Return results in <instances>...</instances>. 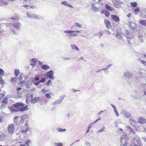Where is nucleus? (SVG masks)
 I'll return each instance as SVG.
<instances>
[{"mask_svg": "<svg viewBox=\"0 0 146 146\" xmlns=\"http://www.w3.org/2000/svg\"><path fill=\"white\" fill-rule=\"evenodd\" d=\"M105 7L106 9L110 12H112L113 11V8L107 4L105 5Z\"/></svg>", "mask_w": 146, "mask_h": 146, "instance_id": "nucleus-21", "label": "nucleus"}, {"mask_svg": "<svg viewBox=\"0 0 146 146\" xmlns=\"http://www.w3.org/2000/svg\"><path fill=\"white\" fill-rule=\"evenodd\" d=\"M138 122L140 124H143L146 123V119L142 117H140L138 119Z\"/></svg>", "mask_w": 146, "mask_h": 146, "instance_id": "nucleus-13", "label": "nucleus"}, {"mask_svg": "<svg viewBox=\"0 0 146 146\" xmlns=\"http://www.w3.org/2000/svg\"><path fill=\"white\" fill-rule=\"evenodd\" d=\"M75 24L76 26L78 27H80L81 26V25L78 23H76Z\"/></svg>", "mask_w": 146, "mask_h": 146, "instance_id": "nucleus-49", "label": "nucleus"}, {"mask_svg": "<svg viewBox=\"0 0 146 146\" xmlns=\"http://www.w3.org/2000/svg\"><path fill=\"white\" fill-rule=\"evenodd\" d=\"M42 92L44 93H45L48 92V90H46L44 89H43L42 90Z\"/></svg>", "mask_w": 146, "mask_h": 146, "instance_id": "nucleus-57", "label": "nucleus"}, {"mask_svg": "<svg viewBox=\"0 0 146 146\" xmlns=\"http://www.w3.org/2000/svg\"><path fill=\"white\" fill-rule=\"evenodd\" d=\"M96 5V4L95 3H92V7L91 8V9L95 12H97L99 7H97L94 5Z\"/></svg>", "mask_w": 146, "mask_h": 146, "instance_id": "nucleus-20", "label": "nucleus"}, {"mask_svg": "<svg viewBox=\"0 0 146 146\" xmlns=\"http://www.w3.org/2000/svg\"><path fill=\"white\" fill-rule=\"evenodd\" d=\"M131 143L133 146H143L141 143L135 138L133 139Z\"/></svg>", "mask_w": 146, "mask_h": 146, "instance_id": "nucleus-2", "label": "nucleus"}, {"mask_svg": "<svg viewBox=\"0 0 146 146\" xmlns=\"http://www.w3.org/2000/svg\"><path fill=\"white\" fill-rule=\"evenodd\" d=\"M111 18L115 22H117L120 21L119 18L115 15H111Z\"/></svg>", "mask_w": 146, "mask_h": 146, "instance_id": "nucleus-15", "label": "nucleus"}, {"mask_svg": "<svg viewBox=\"0 0 146 146\" xmlns=\"http://www.w3.org/2000/svg\"><path fill=\"white\" fill-rule=\"evenodd\" d=\"M46 80V78H42V79L39 81V82L40 83H44V82H45Z\"/></svg>", "mask_w": 146, "mask_h": 146, "instance_id": "nucleus-42", "label": "nucleus"}, {"mask_svg": "<svg viewBox=\"0 0 146 146\" xmlns=\"http://www.w3.org/2000/svg\"><path fill=\"white\" fill-rule=\"evenodd\" d=\"M39 100H40V97H35L31 99L30 100V102L32 104H35Z\"/></svg>", "mask_w": 146, "mask_h": 146, "instance_id": "nucleus-11", "label": "nucleus"}, {"mask_svg": "<svg viewBox=\"0 0 146 146\" xmlns=\"http://www.w3.org/2000/svg\"><path fill=\"white\" fill-rule=\"evenodd\" d=\"M141 61L143 64L146 66V61L145 60H141Z\"/></svg>", "mask_w": 146, "mask_h": 146, "instance_id": "nucleus-58", "label": "nucleus"}, {"mask_svg": "<svg viewBox=\"0 0 146 146\" xmlns=\"http://www.w3.org/2000/svg\"><path fill=\"white\" fill-rule=\"evenodd\" d=\"M62 58L65 60H66L70 59V58L68 57H62Z\"/></svg>", "mask_w": 146, "mask_h": 146, "instance_id": "nucleus-53", "label": "nucleus"}, {"mask_svg": "<svg viewBox=\"0 0 146 146\" xmlns=\"http://www.w3.org/2000/svg\"><path fill=\"white\" fill-rule=\"evenodd\" d=\"M14 128H8V132L12 134L14 131Z\"/></svg>", "mask_w": 146, "mask_h": 146, "instance_id": "nucleus-36", "label": "nucleus"}, {"mask_svg": "<svg viewBox=\"0 0 146 146\" xmlns=\"http://www.w3.org/2000/svg\"><path fill=\"white\" fill-rule=\"evenodd\" d=\"M19 118V117L18 116H15L13 119V121L14 122L16 123V124H18V122L17 121V120Z\"/></svg>", "mask_w": 146, "mask_h": 146, "instance_id": "nucleus-29", "label": "nucleus"}, {"mask_svg": "<svg viewBox=\"0 0 146 146\" xmlns=\"http://www.w3.org/2000/svg\"><path fill=\"white\" fill-rule=\"evenodd\" d=\"M4 75V71L2 69L0 68V76H3Z\"/></svg>", "mask_w": 146, "mask_h": 146, "instance_id": "nucleus-39", "label": "nucleus"}, {"mask_svg": "<svg viewBox=\"0 0 146 146\" xmlns=\"http://www.w3.org/2000/svg\"><path fill=\"white\" fill-rule=\"evenodd\" d=\"M38 64L39 65H42L43 63L42 62H41V61H38Z\"/></svg>", "mask_w": 146, "mask_h": 146, "instance_id": "nucleus-64", "label": "nucleus"}, {"mask_svg": "<svg viewBox=\"0 0 146 146\" xmlns=\"http://www.w3.org/2000/svg\"><path fill=\"white\" fill-rule=\"evenodd\" d=\"M40 83V82H39V81L38 82L35 83H34V84L36 86H37Z\"/></svg>", "mask_w": 146, "mask_h": 146, "instance_id": "nucleus-62", "label": "nucleus"}, {"mask_svg": "<svg viewBox=\"0 0 146 146\" xmlns=\"http://www.w3.org/2000/svg\"><path fill=\"white\" fill-rule=\"evenodd\" d=\"M23 6L24 7H30L31 8H32V6H31L29 5H25Z\"/></svg>", "mask_w": 146, "mask_h": 146, "instance_id": "nucleus-54", "label": "nucleus"}, {"mask_svg": "<svg viewBox=\"0 0 146 146\" xmlns=\"http://www.w3.org/2000/svg\"><path fill=\"white\" fill-rule=\"evenodd\" d=\"M71 46L72 49L76 50L78 51H79V48L75 44H71Z\"/></svg>", "mask_w": 146, "mask_h": 146, "instance_id": "nucleus-28", "label": "nucleus"}, {"mask_svg": "<svg viewBox=\"0 0 146 146\" xmlns=\"http://www.w3.org/2000/svg\"><path fill=\"white\" fill-rule=\"evenodd\" d=\"M104 23L106 25V27L109 29L111 27V23L108 20L105 19L104 20Z\"/></svg>", "mask_w": 146, "mask_h": 146, "instance_id": "nucleus-16", "label": "nucleus"}, {"mask_svg": "<svg viewBox=\"0 0 146 146\" xmlns=\"http://www.w3.org/2000/svg\"><path fill=\"white\" fill-rule=\"evenodd\" d=\"M128 144L127 140L124 137L121 139L120 146H127Z\"/></svg>", "mask_w": 146, "mask_h": 146, "instance_id": "nucleus-5", "label": "nucleus"}, {"mask_svg": "<svg viewBox=\"0 0 146 146\" xmlns=\"http://www.w3.org/2000/svg\"><path fill=\"white\" fill-rule=\"evenodd\" d=\"M100 119V117L98 119H97L96 121H94L93 122L91 123L88 126L87 128H91L92 126L95 123H96Z\"/></svg>", "mask_w": 146, "mask_h": 146, "instance_id": "nucleus-23", "label": "nucleus"}, {"mask_svg": "<svg viewBox=\"0 0 146 146\" xmlns=\"http://www.w3.org/2000/svg\"><path fill=\"white\" fill-rule=\"evenodd\" d=\"M16 77L17 76L18 74L20 73V71L19 69H15L14 71Z\"/></svg>", "mask_w": 146, "mask_h": 146, "instance_id": "nucleus-30", "label": "nucleus"}, {"mask_svg": "<svg viewBox=\"0 0 146 146\" xmlns=\"http://www.w3.org/2000/svg\"><path fill=\"white\" fill-rule=\"evenodd\" d=\"M64 97L65 96L64 95L60 97L59 99L58 100L55 101L52 103L53 105H54L56 104H58L61 103L62 102Z\"/></svg>", "mask_w": 146, "mask_h": 146, "instance_id": "nucleus-6", "label": "nucleus"}, {"mask_svg": "<svg viewBox=\"0 0 146 146\" xmlns=\"http://www.w3.org/2000/svg\"><path fill=\"white\" fill-rule=\"evenodd\" d=\"M51 94V92L45 94L46 97L47 98H51L50 95Z\"/></svg>", "mask_w": 146, "mask_h": 146, "instance_id": "nucleus-33", "label": "nucleus"}, {"mask_svg": "<svg viewBox=\"0 0 146 146\" xmlns=\"http://www.w3.org/2000/svg\"><path fill=\"white\" fill-rule=\"evenodd\" d=\"M28 117V115H23L21 118V119L20 121V123H23L24 121H26Z\"/></svg>", "mask_w": 146, "mask_h": 146, "instance_id": "nucleus-17", "label": "nucleus"}, {"mask_svg": "<svg viewBox=\"0 0 146 146\" xmlns=\"http://www.w3.org/2000/svg\"><path fill=\"white\" fill-rule=\"evenodd\" d=\"M111 106L113 108V109L115 108H116L115 106L112 104H110Z\"/></svg>", "mask_w": 146, "mask_h": 146, "instance_id": "nucleus-61", "label": "nucleus"}, {"mask_svg": "<svg viewBox=\"0 0 146 146\" xmlns=\"http://www.w3.org/2000/svg\"><path fill=\"white\" fill-rule=\"evenodd\" d=\"M5 96V94H3L1 93L0 94V97H1L2 98L4 97Z\"/></svg>", "mask_w": 146, "mask_h": 146, "instance_id": "nucleus-60", "label": "nucleus"}, {"mask_svg": "<svg viewBox=\"0 0 146 146\" xmlns=\"http://www.w3.org/2000/svg\"><path fill=\"white\" fill-rule=\"evenodd\" d=\"M5 135L4 134H2V135H0V140L2 141L4 139Z\"/></svg>", "mask_w": 146, "mask_h": 146, "instance_id": "nucleus-38", "label": "nucleus"}, {"mask_svg": "<svg viewBox=\"0 0 146 146\" xmlns=\"http://www.w3.org/2000/svg\"><path fill=\"white\" fill-rule=\"evenodd\" d=\"M21 88H22L21 87L17 88L16 90H17V91H19L21 89Z\"/></svg>", "mask_w": 146, "mask_h": 146, "instance_id": "nucleus-63", "label": "nucleus"}, {"mask_svg": "<svg viewBox=\"0 0 146 146\" xmlns=\"http://www.w3.org/2000/svg\"><path fill=\"white\" fill-rule=\"evenodd\" d=\"M31 64L32 66H34L36 63V61L35 59L32 58L31 60Z\"/></svg>", "mask_w": 146, "mask_h": 146, "instance_id": "nucleus-26", "label": "nucleus"}, {"mask_svg": "<svg viewBox=\"0 0 146 146\" xmlns=\"http://www.w3.org/2000/svg\"><path fill=\"white\" fill-rule=\"evenodd\" d=\"M9 109L12 113L16 112L18 111V110H17V109H14L12 107H9Z\"/></svg>", "mask_w": 146, "mask_h": 146, "instance_id": "nucleus-24", "label": "nucleus"}, {"mask_svg": "<svg viewBox=\"0 0 146 146\" xmlns=\"http://www.w3.org/2000/svg\"><path fill=\"white\" fill-rule=\"evenodd\" d=\"M14 125L13 124L9 125L7 128H14Z\"/></svg>", "mask_w": 146, "mask_h": 146, "instance_id": "nucleus-46", "label": "nucleus"}, {"mask_svg": "<svg viewBox=\"0 0 146 146\" xmlns=\"http://www.w3.org/2000/svg\"><path fill=\"white\" fill-rule=\"evenodd\" d=\"M130 4L132 7H135L137 6V3L136 2H131L130 3Z\"/></svg>", "mask_w": 146, "mask_h": 146, "instance_id": "nucleus-31", "label": "nucleus"}, {"mask_svg": "<svg viewBox=\"0 0 146 146\" xmlns=\"http://www.w3.org/2000/svg\"><path fill=\"white\" fill-rule=\"evenodd\" d=\"M23 78V77H22V74H21L19 76V78H18V79L19 80H22Z\"/></svg>", "mask_w": 146, "mask_h": 146, "instance_id": "nucleus-51", "label": "nucleus"}, {"mask_svg": "<svg viewBox=\"0 0 146 146\" xmlns=\"http://www.w3.org/2000/svg\"><path fill=\"white\" fill-rule=\"evenodd\" d=\"M53 75L54 72L52 70H50L45 74L47 78H49L52 80L54 79Z\"/></svg>", "mask_w": 146, "mask_h": 146, "instance_id": "nucleus-4", "label": "nucleus"}, {"mask_svg": "<svg viewBox=\"0 0 146 146\" xmlns=\"http://www.w3.org/2000/svg\"><path fill=\"white\" fill-rule=\"evenodd\" d=\"M61 4L64 5L71 8H72V6L70 4H69L66 1H63L62 2Z\"/></svg>", "mask_w": 146, "mask_h": 146, "instance_id": "nucleus-25", "label": "nucleus"}, {"mask_svg": "<svg viewBox=\"0 0 146 146\" xmlns=\"http://www.w3.org/2000/svg\"><path fill=\"white\" fill-rule=\"evenodd\" d=\"M125 33L126 35H129V32L127 30H125Z\"/></svg>", "mask_w": 146, "mask_h": 146, "instance_id": "nucleus-56", "label": "nucleus"}, {"mask_svg": "<svg viewBox=\"0 0 146 146\" xmlns=\"http://www.w3.org/2000/svg\"><path fill=\"white\" fill-rule=\"evenodd\" d=\"M64 32L65 33L69 34L70 36L73 37L77 36V34L76 33L73 34L72 33H80V32L78 31L65 30L64 31Z\"/></svg>", "mask_w": 146, "mask_h": 146, "instance_id": "nucleus-1", "label": "nucleus"}, {"mask_svg": "<svg viewBox=\"0 0 146 146\" xmlns=\"http://www.w3.org/2000/svg\"><path fill=\"white\" fill-rule=\"evenodd\" d=\"M124 75L127 78H129L133 76L132 73L130 71H127L124 72Z\"/></svg>", "mask_w": 146, "mask_h": 146, "instance_id": "nucleus-7", "label": "nucleus"}, {"mask_svg": "<svg viewBox=\"0 0 146 146\" xmlns=\"http://www.w3.org/2000/svg\"><path fill=\"white\" fill-rule=\"evenodd\" d=\"M33 80H34L35 81H38L39 80V78L38 77H36L35 78H34Z\"/></svg>", "mask_w": 146, "mask_h": 146, "instance_id": "nucleus-43", "label": "nucleus"}, {"mask_svg": "<svg viewBox=\"0 0 146 146\" xmlns=\"http://www.w3.org/2000/svg\"><path fill=\"white\" fill-rule=\"evenodd\" d=\"M8 98L7 97H5L2 101V102L5 104H7V103Z\"/></svg>", "mask_w": 146, "mask_h": 146, "instance_id": "nucleus-32", "label": "nucleus"}, {"mask_svg": "<svg viewBox=\"0 0 146 146\" xmlns=\"http://www.w3.org/2000/svg\"><path fill=\"white\" fill-rule=\"evenodd\" d=\"M27 16L28 17L34 19H41L42 17L40 16L33 13L29 14L28 12L27 13Z\"/></svg>", "mask_w": 146, "mask_h": 146, "instance_id": "nucleus-3", "label": "nucleus"}, {"mask_svg": "<svg viewBox=\"0 0 146 146\" xmlns=\"http://www.w3.org/2000/svg\"><path fill=\"white\" fill-rule=\"evenodd\" d=\"M55 146H62V143H54Z\"/></svg>", "mask_w": 146, "mask_h": 146, "instance_id": "nucleus-41", "label": "nucleus"}, {"mask_svg": "<svg viewBox=\"0 0 146 146\" xmlns=\"http://www.w3.org/2000/svg\"><path fill=\"white\" fill-rule=\"evenodd\" d=\"M28 107V106H26L21 107L20 108H18L17 110H18V111H23L26 110L27 109V108Z\"/></svg>", "mask_w": 146, "mask_h": 146, "instance_id": "nucleus-19", "label": "nucleus"}, {"mask_svg": "<svg viewBox=\"0 0 146 146\" xmlns=\"http://www.w3.org/2000/svg\"><path fill=\"white\" fill-rule=\"evenodd\" d=\"M58 129H58V131H60L62 132V131H66L65 129H62L61 128H58Z\"/></svg>", "mask_w": 146, "mask_h": 146, "instance_id": "nucleus-45", "label": "nucleus"}, {"mask_svg": "<svg viewBox=\"0 0 146 146\" xmlns=\"http://www.w3.org/2000/svg\"><path fill=\"white\" fill-rule=\"evenodd\" d=\"M102 14H104L106 17H108L110 15L109 12L105 9H103L101 11Z\"/></svg>", "mask_w": 146, "mask_h": 146, "instance_id": "nucleus-18", "label": "nucleus"}, {"mask_svg": "<svg viewBox=\"0 0 146 146\" xmlns=\"http://www.w3.org/2000/svg\"><path fill=\"white\" fill-rule=\"evenodd\" d=\"M21 25V24L19 22H15L13 23V27L15 29H18Z\"/></svg>", "mask_w": 146, "mask_h": 146, "instance_id": "nucleus-10", "label": "nucleus"}, {"mask_svg": "<svg viewBox=\"0 0 146 146\" xmlns=\"http://www.w3.org/2000/svg\"><path fill=\"white\" fill-rule=\"evenodd\" d=\"M115 36L119 40H122L123 37L121 35V31H117Z\"/></svg>", "mask_w": 146, "mask_h": 146, "instance_id": "nucleus-12", "label": "nucleus"}, {"mask_svg": "<svg viewBox=\"0 0 146 146\" xmlns=\"http://www.w3.org/2000/svg\"><path fill=\"white\" fill-rule=\"evenodd\" d=\"M25 104L21 102H18L14 104L13 106L16 108H20L24 106Z\"/></svg>", "mask_w": 146, "mask_h": 146, "instance_id": "nucleus-8", "label": "nucleus"}, {"mask_svg": "<svg viewBox=\"0 0 146 146\" xmlns=\"http://www.w3.org/2000/svg\"><path fill=\"white\" fill-rule=\"evenodd\" d=\"M129 26L131 29H135L137 28V25L133 22L130 21L129 23Z\"/></svg>", "mask_w": 146, "mask_h": 146, "instance_id": "nucleus-9", "label": "nucleus"}, {"mask_svg": "<svg viewBox=\"0 0 146 146\" xmlns=\"http://www.w3.org/2000/svg\"><path fill=\"white\" fill-rule=\"evenodd\" d=\"M138 74L141 76H142L144 74V73L140 71H139L138 72Z\"/></svg>", "mask_w": 146, "mask_h": 146, "instance_id": "nucleus-52", "label": "nucleus"}, {"mask_svg": "<svg viewBox=\"0 0 146 146\" xmlns=\"http://www.w3.org/2000/svg\"><path fill=\"white\" fill-rule=\"evenodd\" d=\"M129 121L130 122L131 124L135 127H138V126L137 125V124L138 123V122L133 119H130Z\"/></svg>", "mask_w": 146, "mask_h": 146, "instance_id": "nucleus-14", "label": "nucleus"}, {"mask_svg": "<svg viewBox=\"0 0 146 146\" xmlns=\"http://www.w3.org/2000/svg\"><path fill=\"white\" fill-rule=\"evenodd\" d=\"M28 129H29V128H27V129L26 128L25 129V130H23L22 131V132L23 133V132L25 133V132H27V131L28 130Z\"/></svg>", "mask_w": 146, "mask_h": 146, "instance_id": "nucleus-59", "label": "nucleus"}, {"mask_svg": "<svg viewBox=\"0 0 146 146\" xmlns=\"http://www.w3.org/2000/svg\"><path fill=\"white\" fill-rule=\"evenodd\" d=\"M45 84L47 86H50L52 85V82L51 80H48L47 82V83Z\"/></svg>", "mask_w": 146, "mask_h": 146, "instance_id": "nucleus-35", "label": "nucleus"}, {"mask_svg": "<svg viewBox=\"0 0 146 146\" xmlns=\"http://www.w3.org/2000/svg\"><path fill=\"white\" fill-rule=\"evenodd\" d=\"M98 33L100 35V36L99 37L100 38L101 36L103 35V33L102 31H100Z\"/></svg>", "mask_w": 146, "mask_h": 146, "instance_id": "nucleus-50", "label": "nucleus"}, {"mask_svg": "<svg viewBox=\"0 0 146 146\" xmlns=\"http://www.w3.org/2000/svg\"><path fill=\"white\" fill-rule=\"evenodd\" d=\"M133 35H129L127 36L126 37L127 38H129V39H131L133 37Z\"/></svg>", "mask_w": 146, "mask_h": 146, "instance_id": "nucleus-47", "label": "nucleus"}, {"mask_svg": "<svg viewBox=\"0 0 146 146\" xmlns=\"http://www.w3.org/2000/svg\"><path fill=\"white\" fill-rule=\"evenodd\" d=\"M139 23L141 25H146V20H141L139 21Z\"/></svg>", "mask_w": 146, "mask_h": 146, "instance_id": "nucleus-27", "label": "nucleus"}, {"mask_svg": "<svg viewBox=\"0 0 146 146\" xmlns=\"http://www.w3.org/2000/svg\"><path fill=\"white\" fill-rule=\"evenodd\" d=\"M4 84V81L2 78L0 77V84L3 85Z\"/></svg>", "mask_w": 146, "mask_h": 146, "instance_id": "nucleus-40", "label": "nucleus"}, {"mask_svg": "<svg viewBox=\"0 0 146 146\" xmlns=\"http://www.w3.org/2000/svg\"><path fill=\"white\" fill-rule=\"evenodd\" d=\"M31 143V141L29 139L27 141H26V145H28V146H29V144L30 143Z\"/></svg>", "mask_w": 146, "mask_h": 146, "instance_id": "nucleus-48", "label": "nucleus"}, {"mask_svg": "<svg viewBox=\"0 0 146 146\" xmlns=\"http://www.w3.org/2000/svg\"><path fill=\"white\" fill-rule=\"evenodd\" d=\"M140 11V9L139 7H137L136 8H135L134 10V11L135 12V14H137V13H136V12H138Z\"/></svg>", "mask_w": 146, "mask_h": 146, "instance_id": "nucleus-37", "label": "nucleus"}, {"mask_svg": "<svg viewBox=\"0 0 146 146\" xmlns=\"http://www.w3.org/2000/svg\"><path fill=\"white\" fill-rule=\"evenodd\" d=\"M15 79V77H12L11 78V80H10V82H13Z\"/></svg>", "mask_w": 146, "mask_h": 146, "instance_id": "nucleus-55", "label": "nucleus"}, {"mask_svg": "<svg viewBox=\"0 0 146 146\" xmlns=\"http://www.w3.org/2000/svg\"><path fill=\"white\" fill-rule=\"evenodd\" d=\"M6 107V106L4 104H2L0 106V108L1 109H3L5 108Z\"/></svg>", "mask_w": 146, "mask_h": 146, "instance_id": "nucleus-44", "label": "nucleus"}, {"mask_svg": "<svg viewBox=\"0 0 146 146\" xmlns=\"http://www.w3.org/2000/svg\"><path fill=\"white\" fill-rule=\"evenodd\" d=\"M50 68L49 66L47 64L42 65L41 66V68L43 70H47Z\"/></svg>", "mask_w": 146, "mask_h": 146, "instance_id": "nucleus-22", "label": "nucleus"}, {"mask_svg": "<svg viewBox=\"0 0 146 146\" xmlns=\"http://www.w3.org/2000/svg\"><path fill=\"white\" fill-rule=\"evenodd\" d=\"M113 111L115 113L117 117H119V115L116 108H115L113 109Z\"/></svg>", "mask_w": 146, "mask_h": 146, "instance_id": "nucleus-34", "label": "nucleus"}]
</instances>
